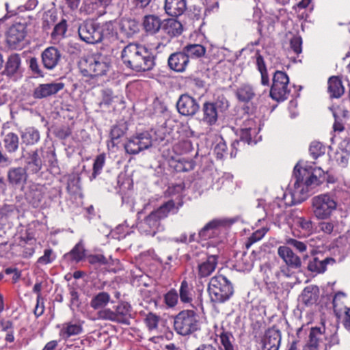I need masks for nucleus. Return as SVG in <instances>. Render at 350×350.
<instances>
[{"instance_id": "16", "label": "nucleus", "mask_w": 350, "mask_h": 350, "mask_svg": "<svg viewBox=\"0 0 350 350\" xmlns=\"http://www.w3.org/2000/svg\"><path fill=\"white\" fill-rule=\"evenodd\" d=\"M64 88L62 82H51L39 84L33 91V97L36 99L45 98L57 94Z\"/></svg>"}, {"instance_id": "63", "label": "nucleus", "mask_w": 350, "mask_h": 350, "mask_svg": "<svg viewBox=\"0 0 350 350\" xmlns=\"http://www.w3.org/2000/svg\"><path fill=\"white\" fill-rule=\"evenodd\" d=\"M145 321L149 329H153L157 327L158 317L154 314H149Z\"/></svg>"}, {"instance_id": "64", "label": "nucleus", "mask_w": 350, "mask_h": 350, "mask_svg": "<svg viewBox=\"0 0 350 350\" xmlns=\"http://www.w3.org/2000/svg\"><path fill=\"white\" fill-rule=\"evenodd\" d=\"M103 103L105 105H110L114 98L113 92L110 89H106L103 91Z\"/></svg>"}, {"instance_id": "11", "label": "nucleus", "mask_w": 350, "mask_h": 350, "mask_svg": "<svg viewBox=\"0 0 350 350\" xmlns=\"http://www.w3.org/2000/svg\"><path fill=\"white\" fill-rule=\"evenodd\" d=\"M289 79L286 72L277 70L273 77V83L270 89L269 95L276 101H283L287 99L290 93L288 85Z\"/></svg>"}, {"instance_id": "5", "label": "nucleus", "mask_w": 350, "mask_h": 350, "mask_svg": "<svg viewBox=\"0 0 350 350\" xmlns=\"http://www.w3.org/2000/svg\"><path fill=\"white\" fill-rule=\"evenodd\" d=\"M175 208L173 200H169L162 204L157 210L152 211L138 224L139 230L146 235L154 236L157 232L164 230L160 221L167 217L170 212Z\"/></svg>"}, {"instance_id": "26", "label": "nucleus", "mask_w": 350, "mask_h": 350, "mask_svg": "<svg viewBox=\"0 0 350 350\" xmlns=\"http://www.w3.org/2000/svg\"><path fill=\"white\" fill-rule=\"evenodd\" d=\"M21 60L18 54H12L9 56L5 63L3 72L10 77L16 79L21 75Z\"/></svg>"}, {"instance_id": "45", "label": "nucleus", "mask_w": 350, "mask_h": 350, "mask_svg": "<svg viewBox=\"0 0 350 350\" xmlns=\"http://www.w3.org/2000/svg\"><path fill=\"white\" fill-rule=\"evenodd\" d=\"M121 31L126 36H132L138 30V25L135 21L131 19L123 20L120 24Z\"/></svg>"}, {"instance_id": "41", "label": "nucleus", "mask_w": 350, "mask_h": 350, "mask_svg": "<svg viewBox=\"0 0 350 350\" xmlns=\"http://www.w3.org/2000/svg\"><path fill=\"white\" fill-rule=\"evenodd\" d=\"M163 29L166 33L171 37L179 36L183 31L182 24L176 19H168L164 25Z\"/></svg>"}, {"instance_id": "38", "label": "nucleus", "mask_w": 350, "mask_h": 350, "mask_svg": "<svg viewBox=\"0 0 350 350\" xmlns=\"http://www.w3.org/2000/svg\"><path fill=\"white\" fill-rule=\"evenodd\" d=\"M256 65L261 75V84L264 86H269V78L267 66L262 56L258 53L256 54Z\"/></svg>"}, {"instance_id": "49", "label": "nucleus", "mask_w": 350, "mask_h": 350, "mask_svg": "<svg viewBox=\"0 0 350 350\" xmlns=\"http://www.w3.org/2000/svg\"><path fill=\"white\" fill-rule=\"evenodd\" d=\"M237 263L239 270L242 271L251 270L254 265L253 260L246 254H243L241 258L237 260Z\"/></svg>"}, {"instance_id": "61", "label": "nucleus", "mask_w": 350, "mask_h": 350, "mask_svg": "<svg viewBox=\"0 0 350 350\" xmlns=\"http://www.w3.org/2000/svg\"><path fill=\"white\" fill-rule=\"evenodd\" d=\"M152 0H130L131 5L133 9L142 10L147 8Z\"/></svg>"}, {"instance_id": "44", "label": "nucleus", "mask_w": 350, "mask_h": 350, "mask_svg": "<svg viewBox=\"0 0 350 350\" xmlns=\"http://www.w3.org/2000/svg\"><path fill=\"white\" fill-rule=\"evenodd\" d=\"M85 250L83 242L80 241L65 256L69 257L72 260L78 262L85 257Z\"/></svg>"}, {"instance_id": "19", "label": "nucleus", "mask_w": 350, "mask_h": 350, "mask_svg": "<svg viewBox=\"0 0 350 350\" xmlns=\"http://www.w3.org/2000/svg\"><path fill=\"white\" fill-rule=\"evenodd\" d=\"M26 36L25 27L21 23L13 25L7 32V42L10 46L16 48Z\"/></svg>"}, {"instance_id": "3", "label": "nucleus", "mask_w": 350, "mask_h": 350, "mask_svg": "<svg viewBox=\"0 0 350 350\" xmlns=\"http://www.w3.org/2000/svg\"><path fill=\"white\" fill-rule=\"evenodd\" d=\"M121 59L129 68L136 72L150 70L154 66V58L144 46L130 43L122 51Z\"/></svg>"}, {"instance_id": "14", "label": "nucleus", "mask_w": 350, "mask_h": 350, "mask_svg": "<svg viewBox=\"0 0 350 350\" xmlns=\"http://www.w3.org/2000/svg\"><path fill=\"white\" fill-rule=\"evenodd\" d=\"M228 107V101L224 98L217 100L215 102L204 103L203 121L208 125H213L217 120L219 111H222Z\"/></svg>"}, {"instance_id": "57", "label": "nucleus", "mask_w": 350, "mask_h": 350, "mask_svg": "<svg viewBox=\"0 0 350 350\" xmlns=\"http://www.w3.org/2000/svg\"><path fill=\"white\" fill-rule=\"evenodd\" d=\"M177 161L178 163L176 165H175V168L178 171H188L193 168L192 163L186 161L184 158L178 159Z\"/></svg>"}, {"instance_id": "31", "label": "nucleus", "mask_w": 350, "mask_h": 350, "mask_svg": "<svg viewBox=\"0 0 350 350\" xmlns=\"http://www.w3.org/2000/svg\"><path fill=\"white\" fill-rule=\"evenodd\" d=\"M323 333L319 327H312L310 334L309 339L304 347L303 350H318V345L319 341L322 340Z\"/></svg>"}, {"instance_id": "54", "label": "nucleus", "mask_w": 350, "mask_h": 350, "mask_svg": "<svg viewBox=\"0 0 350 350\" xmlns=\"http://www.w3.org/2000/svg\"><path fill=\"white\" fill-rule=\"evenodd\" d=\"M267 230L265 228H261L255 231L249 238L246 244L247 247H250L253 243L261 240L265 235Z\"/></svg>"}, {"instance_id": "9", "label": "nucleus", "mask_w": 350, "mask_h": 350, "mask_svg": "<svg viewBox=\"0 0 350 350\" xmlns=\"http://www.w3.org/2000/svg\"><path fill=\"white\" fill-rule=\"evenodd\" d=\"M198 317L193 310H184L174 318V327L180 335L187 336L198 329Z\"/></svg>"}, {"instance_id": "28", "label": "nucleus", "mask_w": 350, "mask_h": 350, "mask_svg": "<svg viewBox=\"0 0 350 350\" xmlns=\"http://www.w3.org/2000/svg\"><path fill=\"white\" fill-rule=\"evenodd\" d=\"M3 146L5 150L10 153H16L20 146V139L18 135L12 131L5 133L2 139Z\"/></svg>"}, {"instance_id": "37", "label": "nucleus", "mask_w": 350, "mask_h": 350, "mask_svg": "<svg viewBox=\"0 0 350 350\" xmlns=\"http://www.w3.org/2000/svg\"><path fill=\"white\" fill-rule=\"evenodd\" d=\"M193 286L186 280L182 281L179 288L180 301L184 304H190L193 300Z\"/></svg>"}, {"instance_id": "10", "label": "nucleus", "mask_w": 350, "mask_h": 350, "mask_svg": "<svg viewBox=\"0 0 350 350\" xmlns=\"http://www.w3.org/2000/svg\"><path fill=\"white\" fill-rule=\"evenodd\" d=\"M104 28L93 21H85L78 29L80 39L88 44H96L102 41L105 37Z\"/></svg>"}, {"instance_id": "36", "label": "nucleus", "mask_w": 350, "mask_h": 350, "mask_svg": "<svg viewBox=\"0 0 350 350\" xmlns=\"http://www.w3.org/2000/svg\"><path fill=\"white\" fill-rule=\"evenodd\" d=\"M44 197L42 188L38 185H32L27 193V198L34 207L39 205Z\"/></svg>"}, {"instance_id": "33", "label": "nucleus", "mask_w": 350, "mask_h": 350, "mask_svg": "<svg viewBox=\"0 0 350 350\" xmlns=\"http://www.w3.org/2000/svg\"><path fill=\"white\" fill-rule=\"evenodd\" d=\"M281 341L280 332L275 329H269L262 340V344L266 345H271L272 347H280Z\"/></svg>"}, {"instance_id": "58", "label": "nucleus", "mask_w": 350, "mask_h": 350, "mask_svg": "<svg viewBox=\"0 0 350 350\" xmlns=\"http://www.w3.org/2000/svg\"><path fill=\"white\" fill-rule=\"evenodd\" d=\"M227 149L226 144L224 142H219L215 147L214 152L217 159H222Z\"/></svg>"}, {"instance_id": "32", "label": "nucleus", "mask_w": 350, "mask_h": 350, "mask_svg": "<svg viewBox=\"0 0 350 350\" xmlns=\"http://www.w3.org/2000/svg\"><path fill=\"white\" fill-rule=\"evenodd\" d=\"M83 332V327L79 323L67 322L62 325L61 335L66 338L79 335Z\"/></svg>"}, {"instance_id": "13", "label": "nucleus", "mask_w": 350, "mask_h": 350, "mask_svg": "<svg viewBox=\"0 0 350 350\" xmlns=\"http://www.w3.org/2000/svg\"><path fill=\"white\" fill-rule=\"evenodd\" d=\"M258 130L253 120H247L240 130V141H234L232 144V148L237 150L241 142L247 144H256L261 137L257 135Z\"/></svg>"}, {"instance_id": "46", "label": "nucleus", "mask_w": 350, "mask_h": 350, "mask_svg": "<svg viewBox=\"0 0 350 350\" xmlns=\"http://www.w3.org/2000/svg\"><path fill=\"white\" fill-rule=\"evenodd\" d=\"M349 159V152L342 148L337 150L334 156V160L342 167H345L348 165Z\"/></svg>"}, {"instance_id": "60", "label": "nucleus", "mask_w": 350, "mask_h": 350, "mask_svg": "<svg viewBox=\"0 0 350 350\" xmlns=\"http://www.w3.org/2000/svg\"><path fill=\"white\" fill-rule=\"evenodd\" d=\"M318 227L321 231L326 234H331L334 230V223L330 221H321L318 224Z\"/></svg>"}, {"instance_id": "42", "label": "nucleus", "mask_w": 350, "mask_h": 350, "mask_svg": "<svg viewBox=\"0 0 350 350\" xmlns=\"http://www.w3.org/2000/svg\"><path fill=\"white\" fill-rule=\"evenodd\" d=\"M183 49L189 59L203 57L206 53L205 47L198 44H188Z\"/></svg>"}, {"instance_id": "24", "label": "nucleus", "mask_w": 350, "mask_h": 350, "mask_svg": "<svg viewBox=\"0 0 350 350\" xmlns=\"http://www.w3.org/2000/svg\"><path fill=\"white\" fill-rule=\"evenodd\" d=\"M335 260L333 258H324L321 259L319 256H312L308 262V270L315 273H322L325 271L327 265L334 264Z\"/></svg>"}, {"instance_id": "53", "label": "nucleus", "mask_w": 350, "mask_h": 350, "mask_svg": "<svg viewBox=\"0 0 350 350\" xmlns=\"http://www.w3.org/2000/svg\"><path fill=\"white\" fill-rule=\"evenodd\" d=\"M302 40L300 36H295L290 40V46L292 51L296 54L302 52Z\"/></svg>"}, {"instance_id": "47", "label": "nucleus", "mask_w": 350, "mask_h": 350, "mask_svg": "<svg viewBox=\"0 0 350 350\" xmlns=\"http://www.w3.org/2000/svg\"><path fill=\"white\" fill-rule=\"evenodd\" d=\"M57 21V14L55 10H49L46 12L43 16L42 27L44 30L51 29Z\"/></svg>"}, {"instance_id": "8", "label": "nucleus", "mask_w": 350, "mask_h": 350, "mask_svg": "<svg viewBox=\"0 0 350 350\" xmlns=\"http://www.w3.org/2000/svg\"><path fill=\"white\" fill-rule=\"evenodd\" d=\"M338 202L334 195L330 193L319 194L311 199L312 213L317 219L329 218L337 209Z\"/></svg>"}, {"instance_id": "56", "label": "nucleus", "mask_w": 350, "mask_h": 350, "mask_svg": "<svg viewBox=\"0 0 350 350\" xmlns=\"http://www.w3.org/2000/svg\"><path fill=\"white\" fill-rule=\"evenodd\" d=\"M285 243L288 245L294 247L299 252H304L307 249V245L306 243L299 241L293 238H286L285 239Z\"/></svg>"}, {"instance_id": "20", "label": "nucleus", "mask_w": 350, "mask_h": 350, "mask_svg": "<svg viewBox=\"0 0 350 350\" xmlns=\"http://www.w3.org/2000/svg\"><path fill=\"white\" fill-rule=\"evenodd\" d=\"M41 57L44 68L51 70L58 64L61 59V53L57 48L50 46L43 51Z\"/></svg>"}, {"instance_id": "1", "label": "nucleus", "mask_w": 350, "mask_h": 350, "mask_svg": "<svg viewBox=\"0 0 350 350\" xmlns=\"http://www.w3.org/2000/svg\"><path fill=\"white\" fill-rule=\"evenodd\" d=\"M325 178L323 170L320 168L306 169L294 168L293 189L289 193L291 200L287 201L288 194H283V203L285 205L299 204L306 200L310 192L316 187L321 185Z\"/></svg>"}, {"instance_id": "4", "label": "nucleus", "mask_w": 350, "mask_h": 350, "mask_svg": "<svg viewBox=\"0 0 350 350\" xmlns=\"http://www.w3.org/2000/svg\"><path fill=\"white\" fill-rule=\"evenodd\" d=\"M110 68V60L102 54H94L82 59L79 63V69L83 76L90 78L92 83H98L100 77L105 75Z\"/></svg>"}, {"instance_id": "30", "label": "nucleus", "mask_w": 350, "mask_h": 350, "mask_svg": "<svg viewBox=\"0 0 350 350\" xmlns=\"http://www.w3.org/2000/svg\"><path fill=\"white\" fill-rule=\"evenodd\" d=\"M23 144L26 146H33L37 144L40 139L39 131L32 126L27 127L20 132Z\"/></svg>"}, {"instance_id": "7", "label": "nucleus", "mask_w": 350, "mask_h": 350, "mask_svg": "<svg viewBox=\"0 0 350 350\" xmlns=\"http://www.w3.org/2000/svg\"><path fill=\"white\" fill-rule=\"evenodd\" d=\"M23 158L24 167L30 174H37L42 169L46 161L45 158H48V162L51 167H55L57 163L55 153L53 151H47L44 154L42 148L27 152Z\"/></svg>"}, {"instance_id": "25", "label": "nucleus", "mask_w": 350, "mask_h": 350, "mask_svg": "<svg viewBox=\"0 0 350 350\" xmlns=\"http://www.w3.org/2000/svg\"><path fill=\"white\" fill-rule=\"evenodd\" d=\"M292 225L299 231L301 237H307L314 232L313 222L310 219L295 216L292 218Z\"/></svg>"}, {"instance_id": "51", "label": "nucleus", "mask_w": 350, "mask_h": 350, "mask_svg": "<svg viewBox=\"0 0 350 350\" xmlns=\"http://www.w3.org/2000/svg\"><path fill=\"white\" fill-rule=\"evenodd\" d=\"M178 300V295L175 289H171L164 296V301L166 305L170 308L174 307Z\"/></svg>"}, {"instance_id": "22", "label": "nucleus", "mask_w": 350, "mask_h": 350, "mask_svg": "<svg viewBox=\"0 0 350 350\" xmlns=\"http://www.w3.org/2000/svg\"><path fill=\"white\" fill-rule=\"evenodd\" d=\"M169 67L176 71L182 72L185 70L189 59L187 55L184 51L174 53L168 58Z\"/></svg>"}, {"instance_id": "48", "label": "nucleus", "mask_w": 350, "mask_h": 350, "mask_svg": "<svg viewBox=\"0 0 350 350\" xmlns=\"http://www.w3.org/2000/svg\"><path fill=\"white\" fill-rule=\"evenodd\" d=\"M309 151L314 159H317L325 154L326 147L320 142L314 141L310 145Z\"/></svg>"}, {"instance_id": "43", "label": "nucleus", "mask_w": 350, "mask_h": 350, "mask_svg": "<svg viewBox=\"0 0 350 350\" xmlns=\"http://www.w3.org/2000/svg\"><path fill=\"white\" fill-rule=\"evenodd\" d=\"M68 25L66 19L62 18L59 23H56L54 26L53 30L51 32V38L55 41H59L64 38L67 31Z\"/></svg>"}, {"instance_id": "39", "label": "nucleus", "mask_w": 350, "mask_h": 350, "mask_svg": "<svg viewBox=\"0 0 350 350\" xmlns=\"http://www.w3.org/2000/svg\"><path fill=\"white\" fill-rule=\"evenodd\" d=\"M317 297V289L313 287L307 286L301 293L299 300L304 305L308 306L316 303Z\"/></svg>"}, {"instance_id": "6", "label": "nucleus", "mask_w": 350, "mask_h": 350, "mask_svg": "<svg viewBox=\"0 0 350 350\" xmlns=\"http://www.w3.org/2000/svg\"><path fill=\"white\" fill-rule=\"evenodd\" d=\"M208 292L213 302L221 304L230 299L234 289L231 282L225 276L216 275L209 281Z\"/></svg>"}, {"instance_id": "50", "label": "nucleus", "mask_w": 350, "mask_h": 350, "mask_svg": "<svg viewBox=\"0 0 350 350\" xmlns=\"http://www.w3.org/2000/svg\"><path fill=\"white\" fill-rule=\"evenodd\" d=\"M105 163V155L100 154L98 155L94 162L92 176L94 178L101 173L102 169Z\"/></svg>"}, {"instance_id": "55", "label": "nucleus", "mask_w": 350, "mask_h": 350, "mask_svg": "<svg viewBox=\"0 0 350 350\" xmlns=\"http://www.w3.org/2000/svg\"><path fill=\"white\" fill-rule=\"evenodd\" d=\"M90 264L93 265H102L107 263V258L102 254H92L87 257Z\"/></svg>"}, {"instance_id": "21", "label": "nucleus", "mask_w": 350, "mask_h": 350, "mask_svg": "<svg viewBox=\"0 0 350 350\" xmlns=\"http://www.w3.org/2000/svg\"><path fill=\"white\" fill-rule=\"evenodd\" d=\"M278 256L284 261L286 265L292 269H299L301 266L300 258L287 246H280L278 249Z\"/></svg>"}, {"instance_id": "2", "label": "nucleus", "mask_w": 350, "mask_h": 350, "mask_svg": "<svg viewBox=\"0 0 350 350\" xmlns=\"http://www.w3.org/2000/svg\"><path fill=\"white\" fill-rule=\"evenodd\" d=\"M111 301V295L105 291L94 295L90 301V306L98 310L94 320L109 321L125 325L129 324L131 316V306L126 301H120L113 306V309L106 308Z\"/></svg>"}, {"instance_id": "34", "label": "nucleus", "mask_w": 350, "mask_h": 350, "mask_svg": "<svg viewBox=\"0 0 350 350\" xmlns=\"http://www.w3.org/2000/svg\"><path fill=\"white\" fill-rule=\"evenodd\" d=\"M328 90L332 97L339 98L343 94L345 89L338 77L333 76L329 79Z\"/></svg>"}, {"instance_id": "62", "label": "nucleus", "mask_w": 350, "mask_h": 350, "mask_svg": "<svg viewBox=\"0 0 350 350\" xmlns=\"http://www.w3.org/2000/svg\"><path fill=\"white\" fill-rule=\"evenodd\" d=\"M29 68L31 71L39 76H43V72L40 68L38 61L36 57H31L29 61Z\"/></svg>"}, {"instance_id": "17", "label": "nucleus", "mask_w": 350, "mask_h": 350, "mask_svg": "<svg viewBox=\"0 0 350 350\" xmlns=\"http://www.w3.org/2000/svg\"><path fill=\"white\" fill-rule=\"evenodd\" d=\"M176 107L181 115L192 116L199 110L200 106L195 98L185 94L179 97L176 103Z\"/></svg>"}, {"instance_id": "12", "label": "nucleus", "mask_w": 350, "mask_h": 350, "mask_svg": "<svg viewBox=\"0 0 350 350\" xmlns=\"http://www.w3.org/2000/svg\"><path fill=\"white\" fill-rule=\"evenodd\" d=\"M152 145L151 133L149 131H145L130 137L124 144V149L129 154H137L141 151L149 148Z\"/></svg>"}, {"instance_id": "40", "label": "nucleus", "mask_w": 350, "mask_h": 350, "mask_svg": "<svg viewBox=\"0 0 350 350\" xmlns=\"http://www.w3.org/2000/svg\"><path fill=\"white\" fill-rule=\"evenodd\" d=\"M218 336L221 345V350H238L237 347L234 344V336L230 332L222 329Z\"/></svg>"}, {"instance_id": "52", "label": "nucleus", "mask_w": 350, "mask_h": 350, "mask_svg": "<svg viewBox=\"0 0 350 350\" xmlns=\"http://www.w3.org/2000/svg\"><path fill=\"white\" fill-rule=\"evenodd\" d=\"M55 258L53 251L51 248L44 250L43 256H40L37 262L40 265H47L51 263Z\"/></svg>"}, {"instance_id": "18", "label": "nucleus", "mask_w": 350, "mask_h": 350, "mask_svg": "<svg viewBox=\"0 0 350 350\" xmlns=\"http://www.w3.org/2000/svg\"><path fill=\"white\" fill-rule=\"evenodd\" d=\"M217 263V255L213 254L207 256L206 259L198 262L196 276L199 279L208 278L215 271Z\"/></svg>"}, {"instance_id": "59", "label": "nucleus", "mask_w": 350, "mask_h": 350, "mask_svg": "<svg viewBox=\"0 0 350 350\" xmlns=\"http://www.w3.org/2000/svg\"><path fill=\"white\" fill-rule=\"evenodd\" d=\"M345 298V295L343 293H337L333 299V307L335 312H341L342 308L341 307L340 301Z\"/></svg>"}, {"instance_id": "29", "label": "nucleus", "mask_w": 350, "mask_h": 350, "mask_svg": "<svg viewBox=\"0 0 350 350\" xmlns=\"http://www.w3.org/2000/svg\"><path fill=\"white\" fill-rule=\"evenodd\" d=\"M142 25L147 33L154 34L161 28V20L154 14L146 15L143 18Z\"/></svg>"}, {"instance_id": "15", "label": "nucleus", "mask_w": 350, "mask_h": 350, "mask_svg": "<svg viewBox=\"0 0 350 350\" xmlns=\"http://www.w3.org/2000/svg\"><path fill=\"white\" fill-rule=\"evenodd\" d=\"M227 221L222 219H215L207 223L198 232L200 239L207 240L215 238L225 230Z\"/></svg>"}, {"instance_id": "27", "label": "nucleus", "mask_w": 350, "mask_h": 350, "mask_svg": "<svg viewBox=\"0 0 350 350\" xmlns=\"http://www.w3.org/2000/svg\"><path fill=\"white\" fill-rule=\"evenodd\" d=\"M164 9L171 16H179L187 9V0H165Z\"/></svg>"}, {"instance_id": "23", "label": "nucleus", "mask_w": 350, "mask_h": 350, "mask_svg": "<svg viewBox=\"0 0 350 350\" xmlns=\"http://www.w3.org/2000/svg\"><path fill=\"white\" fill-rule=\"evenodd\" d=\"M28 172L22 167H11L8 171V180L14 186H23L27 180Z\"/></svg>"}, {"instance_id": "35", "label": "nucleus", "mask_w": 350, "mask_h": 350, "mask_svg": "<svg viewBox=\"0 0 350 350\" xmlns=\"http://www.w3.org/2000/svg\"><path fill=\"white\" fill-rule=\"evenodd\" d=\"M256 95V92L253 87L248 84H242L237 90V96L238 99L243 102H248L252 100Z\"/></svg>"}]
</instances>
